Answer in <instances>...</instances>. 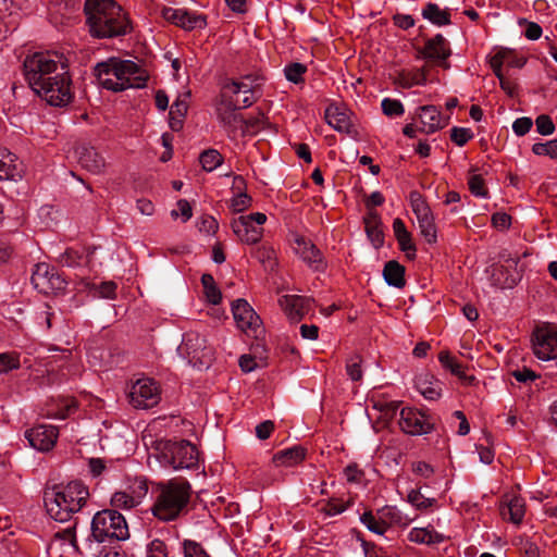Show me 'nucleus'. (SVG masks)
Here are the masks:
<instances>
[{
	"mask_svg": "<svg viewBox=\"0 0 557 557\" xmlns=\"http://www.w3.org/2000/svg\"><path fill=\"white\" fill-rule=\"evenodd\" d=\"M400 429L410 435H421L431 432L433 424L421 411L406 407L400 410L398 422Z\"/></svg>",
	"mask_w": 557,
	"mask_h": 557,
	"instance_id": "obj_18",
	"label": "nucleus"
},
{
	"mask_svg": "<svg viewBox=\"0 0 557 557\" xmlns=\"http://www.w3.org/2000/svg\"><path fill=\"white\" fill-rule=\"evenodd\" d=\"M30 281L34 288L45 295L62 292L67 285L65 278L48 263L36 264Z\"/></svg>",
	"mask_w": 557,
	"mask_h": 557,
	"instance_id": "obj_13",
	"label": "nucleus"
},
{
	"mask_svg": "<svg viewBox=\"0 0 557 557\" xmlns=\"http://www.w3.org/2000/svg\"><path fill=\"white\" fill-rule=\"evenodd\" d=\"M295 252L314 271H323L326 268L321 250L304 236L295 237Z\"/></svg>",
	"mask_w": 557,
	"mask_h": 557,
	"instance_id": "obj_20",
	"label": "nucleus"
},
{
	"mask_svg": "<svg viewBox=\"0 0 557 557\" xmlns=\"http://www.w3.org/2000/svg\"><path fill=\"white\" fill-rule=\"evenodd\" d=\"M162 16L185 30L202 29L207 26V16L186 9L164 8Z\"/></svg>",
	"mask_w": 557,
	"mask_h": 557,
	"instance_id": "obj_17",
	"label": "nucleus"
},
{
	"mask_svg": "<svg viewBox=\"0 0 557 557\" xmlns=\"http://www.w3.org/2000/svg\"><path fill=\"white\" fill-rule=\"evenodd\" d=\"M84 12L92 37L114 38L132 30L127 15L114 0H85Z\"/></svg>",
	"mask_w": 557,
	"mask_h": 557,
	"instance_id": "obj_1",
	"label": "nucleus"
},
{
	"mask_svg": "<svg viewBox=\"0 0 557 557\" xmlns=\"http://www.w3.org/2000/svg\"><path fill=\"white\" fill-rule=\"evenodd\" d=\"M260 78L257 75H245L238 81H231L223 86L222 94L239 99V106L244 109L251 107L257 100L256 95L260 87Z\"/></svg>",
	"mask_w": 557,
	"mask_h": 557,
	"instance_id": "obj_15",
	"label": "nucleus"
},
{
	"mask_svg": "<svg viewBox=\"0 0 557 557\" xmlns=\"http://www.w3.org/2000/svg\"><path fill=\"white\" fill-rule=\"evenodd\" d=\"M23 168L15 154L7 148H0V180H17L22 176Z\"/></svg>",
	"mask_w": 557,
	"mask_h": 557,
	"instance_id": "obj_26",
	"label": "nucleus"
},
{
	"mask_svg": "<svg viewBox=\"0 0 557 557\" xmlns=\"http://www.w3.org/2000/svg\"><path fill=\"white\" fill-rule=\"evenodd\" d=\"M325 120L327 124L339 133L351 134L352 124L346 110L331 104L325 110Z\"/></svg>",
	"mask_w": 557,
	"mask_h": 557,
	"instance_id": "obj_27",
	"label": "nucleus"
},
{
	"mask_svg": "<svg viewBox=\"0 0 557 557\" xmlns=\"http://www.w3.org/2000/svg\"><path fill=\"white\" fill-rule=\"evenodd\" d=\"M307 72V66L299 62H293L284 67V74L288 82L299 84L304 82V75Z\"/></svg>",
	"mask_w": 557,
	"mask_h": 557,
	"instance_id": "obj_48",
	"label": "nucleus"
},
{
	"mask_svg": "<svg viewBox=\"0 0 557 557\" xmlns=\"http://www.w3.org/2000/svg\"><path fill=\"white\" fill-rule=\"evenodd\" d=\"M75 549L74 525H70L63 531L54 533L48 546L47 554L48 557H69Z\"/></svg>",
	"mask_w": 557,
	"mask_h": 557,
	"instance_id": "obj_21",
	"label": "nucleus"
},
{
	"mask_svg": "<svg viewBox=\"0 0 557 557\" xmlns=\"http://www.w3.org/2000/svg\"><path fill=\"white\" fill-rule=\"evenodd\" d=\"M469 189L475 197H487V189L483 177L480 174H471L468 178Z\"/></svg>",
	"mask_w": 557,
	"mask_h": 557,
	"instance_id": "obj_55",
	"label": "nucleus"
},
{
	"mask_svg": "<svg viewBox=\"0 0 557 557\" xmlns=\"http://www.w3.org/2000/svg\"><path fill=\"white\" fill-rule=\"evenodd\" d=\"M533 125L531 117H519L512 123V131L517 136H524L528 134Z\"/></svg>",
	"mask_w": 557,
	"mask_h": 557,
	"instance_id": "obj_63",
	"label": "nucleus"
},
{
	"mask_svg": "<svg viewBox=\"0 0 557 557\" xmlns=\"http://www.w3.org/2000/svg\"><path fill=\"white\" fill-rule=\"evenodd\" d=\"M278 302L288 319L296 322L312 309L313 300L298 295H284Z\"/></svg>",
	"mask_w": 557,
	"mask_h": 557,
	"instance_id": "obj_22",
	"label": "nucleus"
},
{
	"mask_svg": "<svg viewBox=\"0 0 557 557\" xmlns=\"http://www.w3.org/2000/svg\"><path fill=\"white\" fill-rule=\"evenodd\" d=\"M408 539L412 543L433 545L444 541V535L433 528H413L408 533Z\"/></svg>",
	"mask_w": 557,
	"mask_h": 557,
	"instance_id": "obj_36",
	"label": "nucleus"
},
{
	"mask_svg": "<svg viewBox=\"0 0 557 557\" xmlns=\"http://www.w3.org/2000/svg\"><path fill=\"white\" fill-rule=\"evenodd\" d=\"M158 449L160 450V462L174 470L191 469L198 463V450L187 441L160 442Z\"/></svg>",
	"mask_w": 557,
	"mask_h": 557,
	"instance_id": "obj_7",
	"label": "nucleus"
},
{
	"mask_svg": "<svg viewBox=\"0 0 557 557\" xmlns=\"http://www.w3.org/2000/svg\"><path fill=\"white\" fill-rule=\"evenodd\" d=\"M382 111L387 116H400L404 114V104L396 99L384 98L381 102Z\"/></svg>",
	"mask_w": 557,
	"mask_h": 557,
	"instance_id": "obj_54",
	"label": "nucleus"
},
{
	"mask_svg": "<svg viewBox=\"0 0 557 557\" xmlns=\"http://www.w3.org/2000/svg\"><path fill=\"white\" fill-rule=\"evenodd\" d=\"M347 509V505L338 498H331L321 508V511L324 512L326 516L333 517L341 515Z\"/></svg>",
	"mask_w": 557,
	"mask_h": 557,
	"instance_id": "obj_59",
	"label": "nucleus"
},
{
	"mask_svg": "<svg viewBox=\"0 0 557 557\" xmlns=\"http://www.w3.org/2000/svg\"><path fill=\"white\" fill-rule=\"evenodd\" d=\"M306 457V449L299 445L277 451L273 456L275 466L293 467L300 463Z\"/></svg>",
	"mask_w": 557,
	"mask_h": 557,
	"instance_id": "obj_32",
	"label": "nucleus"
},
{
	"mask_svg": "<svg viewBox=\"0 0 557 557\" xmlns=\"http://www.w3.org/2000/svg\"><path fill=\"white\" fill-rule=\"evenodd\" d=\"M206 343L207 341L203 336L195 332H189L184 335L177 350L193 367H209L212 359V351Z\"/></svg>",
	"mask_w": 557,
	"mask_h": 557,
	"instance_id": "obj_10",
	"label": "nucleus"
},
{
	"mask_svg": "<svg viewBox=\"0 0 557 557\" xmlns=\"http://www.w3.org/2000/svg\"><path fill=\"white\" fill-rule=\"evenodd\" d=\"M188 104L185 99L178 98L170 109L171 128L176 131L182 126V117L187 113Z\"/></svg>",
	"mask_w": 557,
	"mask_h": 557,
	"instance_id": "obj_45",
	"label": "nucleus"
},
{
	"mask_svg": "<svg viewBox=\"0 0 557 557\" xmlns=\"http://www.w3.org/2000/svg\"><path fill=\"white\" fill-rule=\"evenodd\" d=\"M201 284L203 286L205 295L208 302L212 305L220 304L222 294L215 284V281L211 274L205 273L201 276Z\"/></svg>",
	"mask_w": 557,
	"mask_h": 557,
	"instance_id": "obj_43",
	"label": "nucleus"
},
{
	"mask_svg": "<svg viewBox=\"0 0 557 557\" xmlns=\"http://www.w3.org/2000/svg\"><path fill=\"white\" fill-rule=\"evenodd\" d=\"M95 75L103 88L115 92L128 88H143L148 79L147 72L137 63L119 58H109L98 63Z\"/></svg>",
	"mask_w": 557,
	"mask_h": 557,
	"instance_id": "obj_2",
	"label": "nucleus"
},
{
	"mask_svg": "<svg viewBox=\"0 0 557 557\" xmlns=\"http://www.w3.org/2000/svg\"><path fill=\"white\" fill-rule=\"evenodd\" d=\"M76 156L81 166L92 174H100L104 171L106 159L92 146L83 144L76 148Z\"/></svg>",
	"mask_w": 557,
	"mask_h": 557,
	"instance_id": "obj_24",
	"label": "nucleus"
},
{
	"mask_svg": "<svg viewBox=\"0 0 557 557\" xmlns=\"http://www.w3.org/2000/svg\"><path fill=\"white\" fill-rule=\"evenodd\" d=\"M426 83V71L424 67L414 70H401L397 73L395 84L401 88L422 86Z\"/></svg>",
	"mask_w": 557,
	"mask_h": 557,
	"instance_id": "obj_33",
	"label": "nucleus"
},
{
	"mask_svg": "<svg viewBox=\"0 0 557 557\" xmlns=\"http://www.w3.org/2000/svg\"><path fill=\"white\" fill-rule=\"evenodd\" d=\"M190 496L191 486L185 479L159 483L151 512L160 521H174L186 510Z\"/></svg>",
	"mask_w": 557,
	"mask_h": 557,
	"instance_id": "obj_4",
	"label": "nucleus"
},
{
	"mask_svg": "<svg viewBox=\"0 0 557 557\" xmlns=\"http://www.w3.org/2000/svg\"><path fill=\"white\" fill-rule=\"evenodd\" d=\"M89 497L88 487L72 481L65 485H55L44 493V503L48 515L55 521L69 522L79 512Z\"/></svg>",
	"mask_w": 557,
	"mask_h": 557,
	"instance_id": "obj_3",
	"label": "nucleus"
},
{
	"mask_svg": "<svg viewBox=\"0 0 557 557\" xmlns=\"http://www.w3.org/2000/svg\"><path fill=\"white\" fill-rule=\"evenodd\" d=\"M383 277L389 286L401 288L405 286V267L398 261H387L383 269Z\"/></svg>",
	"mask_w": 557,
	"mask_h": 557,
	"instance_id": "obj_35",
	"label": "nucleus"
},
{
	"mask_svg": "<svg viewBox=\"0 0 557 557\" xmlns=\"http://www.w3.org/2000/svg\"><path fill=\"white\" fill-rule=\"evenodd\" d=\"M423 18L437 26L450 24L448 10H442L436 3L429 2L422 10Z\"/></svg>",
	"mask_w": 557,
	"mask_h": 557,
	"instance_id": "obj_39",
	"label": "nucleus"
},
{
	"mask_svg": "<svg viewBox=\"0 0 557 557\" xmlns=\"http://www.w3.org/2000/svg\"><path fill=\"white\" fill-rule=\"evenodd\" d=\"M410 205L416 218L423 216L424 214L431 213V209L428 206L425 199L419 191L410 193Z\"/></svg>",
	"mask_w": 557,
	"mask_h": 557,
	"instance_id": "obj_51",
	"label": "nucleus"
},
{
	"mask_svg": "<svg viewBox=\"0 0 557 557\" xmlns=\"http://www.w3.org/2000/svg\"><path fill=\"white\" fill-rule=\"evenodd\" d=\"M129 404L137 409L152 408L161 399L158 383L149 377L138 379L128 392Z\"/></svg>",
	"mask_w": 557,
	"mask_h": 557,
	"instance_id": "obj_12",
	"label": "nucleus"
},
{
	"mask_svg": "<svg viewBox=\"0 0 557 557\" xmlns=\"http://www.w3.org/2000/svg\"><path fill=\"white\" fill-rule=\"evenodd\" d=\"M420 121L426 133H434L441 127V112L434 106H424L420 108Z\"/></svg>",
	"mask_w": 557,
	"mask_h": 557,
	"instance_id": "obj_38",
	"label": "nucleus"
},
{
	"mask_svg": "<svg viewBox=\"0 0 557 557\" xmlns=\"http://www.w3.org/2000/svg\"><path fill=\"white\" fill-rule=\"evenodd\" d=\"M148 488L144 483L136 487H128L125 491L115 492L111 497V505L116 509H133L140 505L147 495Z\"/></svg>",
	"mask_w": 557,
	"mask_h": 557,
	"instance_id": "obj_23",
	"label": "nucleus"
},
{
	"mask_svg": "<svg viewBox=\"0 0 557 557\" xmlns=\"http://www.w3.org/2000/svg\"><path fill=\"white\" fill-rule=\"evenodd\" d=\"M182 547L184 557H210L202 545L195 541L184 540Z\"/></svg>",
	"mask_w": 557,
	"mask_h": 557,
	"instance_id": "obj_56",
	"label": "nucleus"
},
{
	"mask_svg": "<svg viewBox=\"0 0 557 557\" xmlns=\"http://www.w3.org/2000/svg\"><path fill=\"white\" fill-rule=\"evenodd\" d=\"M199 161L205 171L212 172L222 164L223 157L218 150L208 149L200 154Z\"/></svg>",
	"mask_w": 557,
	"mask_h": 557,
	"instance_id": "obj_46",
	"label": "nucleus"
},
{
	"mask_svg": "<svg viewBox=\"0 0 557 557\" xmlns=\"http://www.w3.org/2000/svg\"><path fill=\"white\" fill-rule=\"evenodd\" d=\"M21 366L20 355L16 352L0 354V373H7L11 370L18 369Z\"/></svg>",
	"mask_w": 557,
	"mask_h": 557,
	"instance_id": "obj_52",
	"label": "nucleus"
},
{
	"mask_svg": "<svg viewBox=\"0 0 557 557\" xmlns=\"http://www.w3.org/2000/svg\"><path fill=\"white\" fill-rule=\"evenodd\" d=\"M24 75L30 88H41L62 66H67L62 54L52 51L35 52L24 60Z\"/></svg>",
	"mask_w": 557,
	"mask_h": 557,
	"instance_id": "obj_5",
	"label": "nucleus"
},
{
	"mask_svg": "<svg viewBox=\"0 0 557 557\" xmlns=\"http://www.w3.org/2000/svg\"><path fill=\"white\" fill-rule=\"evenodd\" d=\"M76 409L77 403L73 397H63L49 407L47 416L49 418L63 420L74 413Z\"/></svg>",
	"mask_w": 557,
	"mask_h": 557,
	"instance_id": "obj_37",
	"label": "nucleus"
},
{
	"mask_svg": "<svg viewBox=\"0 0 557 557\" xmlns=\"http://www.w3.org/2000/svg\"><path fill=\"white\" fill-rule=\"evenodd\" d=\"M420 52L425 59L432 60L444 61L450 55V50L447 47L446 39L441 34H437L433 38L429 39Z\"/></svg>",
	"mask_w": 557,
	"mask_h": 557,
	"instance_id": "obj_31",
	"label": "nucleus"
},
{
	"mask_svg": "<svg viewBox=\"0 0 557 557\" xmlns=\"http://www.w3.org/2000/svg\"><path fill=\"white\" fill-rule=\"evenodd\" d=\"M251 197L246 193L234 194V196L230 200V209L234 213L243 212L251 206Z\"/></svg>",
	"mask_w": 557,
	"mask_h": 557,
	"instance_id": "obj_53",
	"label": "nucleus"
},
{
	"mask_svg": "<svg viewBox=\"0 0 557 557\" xmlns=\"http://www.w3.org/2000/svg\"><path fill=\"white\" fill-rule=\"evenodd\" d=\"M255 256L261 263H271L275 260V250L271 246H261L256 249Z\"/></svg>",
	"mask_w": 557,
	"mask_h": 557,
	"instance_id": "obj_64",
	"label": "nucleus"
},
{
	"mask_svg": "<svg viewBox=\"0 0 557 557\" xmlns=\"http://www.w3.org/2000/svg\"><path fill=\"white\" fill-rule=\"evenodd\" d=\"M72 81L67 66H62L49 81L40 84L41 88H32L35 94L53 107L67 106L73 99Z\"/></svg>",
	"mask_w": 557,
	"mask_h": 557,
	"instance_id": "obj_8",
	"label": "nucleus"
},
{
	"mask_svg": "<svg viewBox=\"0 0 557 557\" xmlns=\"http://www.w3.org/2000/svg\"><path fill=\"white\" fill-rule=\"evenodd\" d=\"M497 59L507 67H517L521 69L527 63V59L523 57H519L515 53L513 50L510 49H500L496 52Z\"/></svg>",
	"mask_w": 557,
	"mask_h": 557,
	"instance_id": "obj_47",
	"label": "nucleus"
},
{
	"mask_svg": "<svg viewBox=\"0 0 557 557\" xmlns=\"http://www.w3.org/2000/svg\"><path fill=\"white\" fill-rule=\"evenodd\" d=\"M128 527L123 515L115 509L98 511L91 521V539L98 544L126 540Z\"/></svg>",
	"mask_w": 557,
	"mask_h": 557,
	"instance_id": "obj_6",
	"label": "nucleus"
},
{
	"mask_svg": "<svg viewBox=\"0 0 557 557\" xmlns=\"http://www.w3.org/2000/svg\"><path fill=\"white\" fill-rule=\"evenodd\" d=\"M420 233L425 238L429 244H433L436 242V226L434 222V216L431 213L424 214L423 216L417 218Z\"/></svg>",
	"mask_w": 557,
	"mask_h": 557,
	"instance_id": "obj_42",
	"label": "nucleus"
},
{
	"mask_svg": "<svg viewBox=\"0 0 557 557\" xmlns=\"http://www.w3.org/2000/svg\"><path fill=\"white\" fill-rule=\"evenodd\" d=\"M265 222L267 215L264 213L255 212L234 219L231 222V227L242 243L253 245L261 240L263 236L262 225Z\"/></svg>",
	"mask_w": 557,
	"mask_h": 557,
	"instance_id": "obj_11",
	"label": "nucleus"
},
{
	"mask_svg": "<svg viewBox=\"0 0 557 557\" xmlns=\"http://www.w3.org/2000/svg\"><path fill=\"white\" fill-rule=\"evenodd\" d=\"M360 521L369 531L375 534L383 535L387 531L382 518L370 510L360 516Z\"/></svg>",
	"mask_w": 557,
	"mask_h": 557,
	"instance_id": "obj_44",
	"label": "nucleus"
},
{
	"mask_svg": "<svg viewBox=\"0 0 557 557\" xmlns=\"http://www.w3.org/2000/svg\"><path fill=\"white\" fill-rule=\"evenodd\" d=\"M500 513L504 519H508L515 524L521 523L525 513V503L523 498L519 496L511 497L508 504L500 508Z\"/></svg>",
	"mask_w": 557,
	"mask_h": 557,
	"instance_id": "obj_34",
	"label": "nucleus"
},
{
	"mask_svg": "<svg viewBox=\"0 0 557 557\" xmlns=\"http://www.w3.org/2000/svg\"><path fill=\"white\" fill-rule=\"evenodd\" d=\"M346 372L350 380L358 382L361 381L362 371V358L359 355H354L346 360Z\"/></svg>",
	"mask_w": 557,
	"mask_h": 557,
	"instance_id": "obj_49",
	"label": "nucleus"
},
{
	"mask_svg": "<svg viewBox=\"0 0 557 557\" xmlns=\"http://www.w3.org/2000/svg\"><path fill=\"white\" fill-rule=\"evenodd\" d=\"M438 361L444 369L448 370L456 376H458L463 369L462 364L458 362L456 357L451 356L447 350H443L438 354Z\"/></svg>",
	"mask_w": 557,
	"mask_h": 557,
	"instance_id": "obj_50",
	"label": "nucleus"
},
{
	"mask_svg": "<svg viewBox=\"0 0 557 557\" xmlns=\"http://www.w3.org/2000/svg\"><path fill=\"white\" fill-rule=\"evenodd\" d=\"M399 248L403 252H405L406 257L410 260L416 258L417 248L414 243L412 242V237L410 233L403 234L396 237Z\"/></svg>",
	"mask_w": 557,
	"mask_h": 557,
	"instance_id": "obj_57",
	"label": "nucleus"
},
{
	"mask_svg": "<svg viewBox=\"0 0 557 557\" xmlns=\"http://www.w3.org/2000/svg\"><path fill=\"white\" fill-rule=\"evenodd\" d=\"M416 387L429 400H436L442 394V383L430 373H422L416 377Z\"/></svg>",
	"mask_w": 557,
	"mask_h": 557,
	"instance_id": "obj_29",
	"label": "nucleus"
},
{
	"mask_svg": "<svg viewBox=\"0 0 557 557\" xmlns=\"http://www.w3.org/2000/svg\"><path fill=\"white\" fill-rule=\"evenodd\" d=\"M364 228L368 238L375 248H380L384 244V234L382 231V222L379 213L369 209L364 216Z\"/></svg>",
	"mask_w": 557,
	"mask_h": 557,
	"instance_id": "obj_30",
	"label": "nucleus"
},
{
	"mask_svg": "<svg viewBox=\"0 0 557 557\" xmlns=\"http://www.w3.org/2000/svg\"><path fill=\"white\" fill-rule=\"evenodd\" d=\"M232 313L238 329L246 334L257 337L262 332L261 319L247 300L233 301Z\"/></svg>",
	"mask_w": 557,
	"mask_h": 557,
	"instance_id": "obj_16",
	"label": "nucleus"
},
{
	"mask_svg": "<svg viewBox=\"0 0 557 557\" xmlns=\"http://www.w3.org/2000/svg\"><path fill=\"white\" fill-rule=\"evenodd\" d=\"M536 131L543 136L552 135L555 131V124L550 116L541 114L535 120Z\"/></svg>",
	"mask_w": 557,
	"mask_h": 557,
	"instance_id": "obj_61",
	"label": "nucleus"
},
{
	"mask_svg": "<svg viewBox=\"0 0 557 557\" xmlns=\"http://www.w3.org/2000/svg\"><path fill=\"white\" fill-rule=\"evenodd\" d=\"M518 259H507L505 264L494 269L493 280L494 284L500 288H512L518 281L520 275L517 271L508 272L509 269L516 267Z\"/></svg>",
	"mask_w": 557,
	"mask_h": 557,
	"instance_id": "obj_28",
	"label": "nucleus"
},
{
	"mask_svg": "<svg viewBox=\"0 0 557 557\" xmlns=\"http://www.w3.org/2000/svg\"><path fill=\"white\" fill-rule=\"evenodd\" d=\"M146 557H170L166 544L159 539L152 540L146 546Z\"/></svg>",
	"mask_w": 557,
	"mask_h": 557,
	"instance_id": "obj_58",
	"label": "nucleus"
},
{
	"mask_svg": "<svg viewBox=\"0 0 557 557\" xmlns=\"http://www.w3.org/2000/svg\"><path fill=\"white\" fill-rule=\"evenodd\" d=\"M533 354L543 361L557 357V326L546 324L539 326L532 334Z\"/></svg>",
	"mask_w": 557,
	"mask_h": 557,
	"instance_id": "obj_14",
	"label": "nucleus"
},
{
	"mask_svg": "<svg viewBox=\"0 0 557 557\" xmlns=\"http://www.w3.org/2000/svg\"><path fill=\"white\" fill-rule=\"evenodd\" d=\"M377 515L382 518L386 530L391 525H408L410 522L407 517L395 506H384L377 510Z\"/></svg>",
	"mask_w": 557,
	"mask_h": 557,
	"instance_id": "obj_40",
	"label": "nucleus"
},
{
	"mask_svg": "<svg viewBox=\"0 0 557 557\" xmlns=\"http://www.w3.org/2000/svg\"><path fill=\"white\" fill-rule=\"evenodd\" d=\"M473 137V133L470 128L466 127H453L450 131V139L457 146H465L471 138Z\"/></svg>",
	"mask_w": 557,
	"mask_h": 557,
	"instance_id": "obj_60",
	"label": "nucleus"
},
{
	"mask_svg": "<svg viewBox=\"0 0 557 557\" xmlns=\"http://www.w3.org/2000/svg\"><path fill=\"white\" fill-rule=\"evenodd\" d=\"M407 502L417 510L426 512L437 506L436 498L425 497L420 488H412L407 495Z\"/></svg>",
	"mask_w": 557,
	"mask_h": 557,
	"instance_id": "obj_41",
	"label": "nucleus"
},
{
	"mask_svg": "<svg viewBox=\"0 0 557 557\" xmlns=\"http://www.w3.org/2000/svg\"><path fill=\"white\" fill-rule=\"evenodd\" d=\"M59 430L54 425L39 424L25 432L29 445L40 451H48L57 443Z\"/></svg>",
	"mask_w": 557,
	"mask_h": 557,
	"instance_id": "obj_19",
	"label": "nucleus"
},
{
	"mask_svg": "<svg viewBox=\"0 0 557 557\" xmlns=\"http://www.w3.org/2000/svg\"><path fill=\"white\" fill-rule=\"evenodd\" d=\"M96 251L95 246H88L83 249L67 248L58 257V262L62 267L67 268H84L89 267L91 263V256Z\"/></svg>",
	"mask_w": 557,
	"mask_h": 557,
	"instance_id": "obj_25",
	"label": "nucleus"
},
{
	"mask_svg": "<svg viewBox=\"0 0 557 557\" xmlns=\"http://www.w3.org/2000/svg\"><path fill=\"white\" fill-rule=\"evenodd\" d=\"M176 206L177 209L171 211V216L173 219L182 216L183 222H187L193 215V210L189 202L185 199H180Z\"/></svg>",
	"mask_w": 557,
	"mask_h": 557,
	"instance_id": "obj_62",
	"label": "nucleus"
},
{
	"mask_svg": "<svg viewBox=\"0 0 557 557\" xmlns=\"http://www.w3.org/2000/svg\"><path fill=\"white\" fill-rule=\"evenodd\" d=\"M243 108L239 106L238 98L227 96V94L221 95V101L216 108V115L230 138H236L239 133L245 135V119L237 113V110Z\"/></svg>",
	"mask_w": 557,
	"mask_h": 557,
	"instance_id": "obj_9",
	"label": "nucleus"
}]
</instances>
